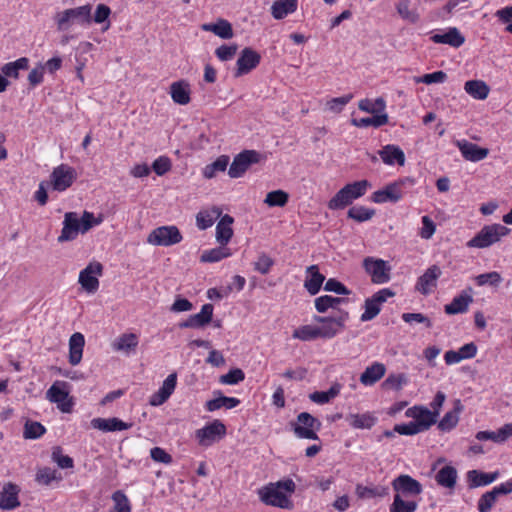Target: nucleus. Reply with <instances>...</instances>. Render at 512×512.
Segmentation results:
<instances>
[{
    "label": "nucleus",
    "instance_id": "nucleus-43",
    "mask_svg": "<svg viewBox=\"0 0 512 512\" xmlns=\"http://www.w3.org/2000/svg\"><path fill=\"white\" fill-rule=\"evenodd\" d=\"M240 404V400L236 397H227L219 393V396L208 400L205 404V408L209 412L219 410L221 408L233 409Z\"/></svg>",
    "mask_w": 512,
    "mask_h": 512
},
{
    "label": "nucleus",
    "instance_id": "nucleus-28",
    "mask_svg": "<svg viewBox=\"0 0 512 512\" xmlns=\"http://www.w3.org/2000/svg\"><path fill=\"white\" fill-rule=\"evenodd\" d=\"M386 374V366L381 362H373L360 375V383L366 387L373 386Z\"/></svg>",
    "mask_w": 512,
    "mask_h": 512
},
{
    "label": "nucleus",
    "instance_id": "nucleus-10",
    "mask_svg": "<svg viewBox=\"0 0 512 512\" xmlns=\"http://www.w3.org/2000/svg\"><path fill=\"white\" fill-rule=\"evenodd\" d=\"M363 268L374 284H385L390 281L391 267L383 259L366 257L363 260Z\"/></svg>",
    "mask_w": 512,
    "mask_h": 512
},
{
    "label": "nucleus",
    "instance_id": "nucleus-64",
    "mask_svg": "<svg viewBox=\"0 0 512 512\" xmlns=\"http://www.w3.org/2000/svg\"><path fill=\"white\" fill-rule=\"evenodd\" d=\"M498 497L492 490L485 492L477 502L479 512H490L495 505Z\"/></svg>",
    "mask_w": 512,
    "mask_h": 512
},
{
    "label": "nucleus",
    "instance_id": "nucleus-5",
    "mask_svg": "<svg viewBox=\"0 0 512 512\" xmlns=\"http://www.w3.org/2000/svg\"><path fill=\"white\" fill-rule=\"evenodd\" d=\"M349 317L348 311L339 310L334 316H314L313 320L319 329L321 339H332L345 329Z\"/></svg>",
    "mask_w": 512,
    "mask_h": 512
},
{
    "label": "nucleus",
    "instance_id": "nucleus-51",
    "mask_svg": "<svg viewBox=\"0 0 512 512\" xmlns=\"http://www.w3.org/2000/svg\"><path fill=\"white\" fill-rule=\"evenodd\" d=\"M358 108L366 113L370 114H381L385 113L386 102L382 97H379L375 100H370L368 98L361 99L358 102Z\"/></svg>",
    "mask_w": 512,
    "mask_h": 512
},
{
    "label": "nucleus",
    "instance_id": "nucleus-9",
    "mask_svg": "<svg viewBox=\"0 0 512 512\" xmlns=\"http://www.w3.org/2000/svg\"><path fill=\"white\" fill-rule=\"evenodd\" d=\"M76 179L77 172L73 167L60 164L51 172L48 186L54 191L64 192L72 186Z\"/></svg>",
    "mask_w": 512,
    "mask_h": 512
},
{
    "label": "nucleus",
    "instance_id": "nucleus-25",
    "mask_svg": "<svg viewBox=\"0 0 512 512\" xmlns=\"http://www.w3.org/2000/svg\"><path fill=\"white\" fill-rule=\"evenodd\" d=\"M456 146L461 152L463 158L471 162H479L485 159L489 154V150L487 148H482L467 140L457 141Z\"/></svg>",
    "mask_w": 512,
    "mask_h": 512
},
{
    "label": "nucleus",
    "instance_id": "nucleus-39",
    "mask_svg": "<svg viewBox=\"0 0 512 512\" xmlns=\"http://www.w3.org/2000/svg\"><path fill=\"white\" fill-rule=\"evenodd\" d=\"M298 7V0H276L271 6V14L276 20H281L294 13Z\"/></svg>",
    "mask_w": 512,
    "mask_h": 512
},
{
    "label": "nucleus",
    "instance_id": "nucleus-42",
    "mask_svg": "<svg viewBox=\"0 0 512 512\" xmlns=\"http://www.w3.org/2000/svg\"><path fill=\"white\" fill-rule=\"evenodd\" d=\"M29 59L27 57L18 58L15 61L8 62L1 67V73L7 78L17 79L20 70H27L29 68Z\"/></svg>",
    "mask_w": 512,
    "mask_h": 512
},
{
    "label": "nucleus",
    "instance_id": "nucleus-11",
    "mask_svg": "<svg viewBox=\"0 0 512 512\" xmlns=\"http://www.w3.org/2000/svg\"><path fill=\"white\" fill-rule=\"evenodd\" d=\"M395 296V292L390 288H383L367 298L364 302V312L360 316L362 322L374 319L381 311L382 305Z\"/></svg>",
    "mask_w": 512,
    "mask_h": 512
},
{
    "label": "nucleus",
    "instance_id": "nucleus-29",
    "mask_svg": "<svg viewBox=\"0 0 512 512\" xmlns=\"http://www.w3.org/2000/svg\"><path fill=\"white\" fill-rule=\"evenodd\" d=\"M169 94L174 103L187 105L191 101V86L186 80L171 83Z\"/></svg>",
    "mask_w": 512,
    "mask_h": 512
},
{
    "label": "nucleus",
    "instance_id": "nucleus-4",
    "mask_svg": "<svg viewBox=\"0 0 512 512\" xmlns=\"http://www.w3.org/2000/svg\"><path fill=\"white\" fill-rule=\"evenodd\" d=\"M510 233V229L501 224L485 225L481 230L471 238L467 243L469 248H488L499 242L503 237Z\"/></svg>",
    "mask_w": 512,
    "mask_h": 512
},
{
    "label": "nucleus",
    "instance_id": "nucleus-2",
    "mask_svg": "<svg viewBox=\"0 0 512 512\" xmlns=\"http://www.w3.org/2000/svg\"><path fill=\"white\" fill-rule=\"evenodd\" d=\"M372 187L368 180H360L348 183L343 186L329 201L328 208L330 210H341L356 199H359Z\"/></svg>",
    "mask_w": 512,
    "mask_h": 512
},
{
    "label": "nucleus",
    "instance_id": "nucleus-30",
    "mask_svg": "<svg viewBox=\"0 0 512 512\" xmlns=\"http://www.w3.org/2000/svg\"><path fill=\"white\" fill-rule=\"evenodd\" d=\"M431 40L436 44H447L453 48H458L464 44L465 37L456 27H450L443 33L433 34Z\"/></svg>",
    "mask_w": 512,
    "mask_h": 512
},
{
    "label": "nucleus",
    "instance_id": "nucleus-34",
    "mask_svg": "<svg viewBox=\"0 0 512 512\" xmlns=\"http://www.w3.org/2000/svg\"><path fill=\"white\" fill-rule=\"evenodd\" d=\"M85 338L82 333L76 332L69 339V363L78 365L82 360Z\"/></svg>",
    "mask_w": 512,
    "mask_h": 512
},
{
    "label": "nucleus",
    "instance_id": "nucleus-49",
    "mask_svg": "<svg viewBox=\"0 0 512 512\" xmlns=\"http://www.w3.org/2000/svg\"><path fill=\"white\" fill-rule=\"evenodd\" d=\"M292 337L304 342L321 339L319 329L316 324L302 325L293 331Z\"/></svg>",
    "mask_w": 512,
    "mask_h": 512
},
{
    "label": "nucleus",
    "instance_id": "nucleus-16",
    "mask_svg": "<svg viewBox=\"0 0 512 512\" xmlns=\"http://www.w3.org/2000/svg\"><path fill=\"white\" fill-rule=\"evenodd\" d=\"M392 487L395 495L405 498L418 496L423 490L421 483L407 474H401L396 477L392 481Z\"/></svg>",
    "mask_w": 512,
    "mask_h": 512
},
{
    "label": "nucleus",
    "instance_id": "nucleus-53",
    "mask_svg": "<svg viewBox=\"0 0 512 512\" xmlns=\"http://www.w3.org/2000/svg\"><path fill=\"white\" fill-rule=\"evenodd\" d=\"M111 9L108 5L106 4H98L96 6V10L94 12V15L92 17V22L96 23V24H101L103 25L102 26V31H107L110 26H111V23H110V20H109V17L111 15Z\"/></svg>",
    "mask_w": 512,
    "mask_h": 512
},
{
    "label": "nucleus",
    "instance_id": "nucleus-37",
    "mask_svg": "<svg viewBox=\"0 0 512 512\" xmlns=\"http://www.w3.org/2000/svg\"><path fill=\"white\" fill-rule=\"evenodd\" d=\"M346 420L354 429H371L377 423L378 418L373 412H365L349 414Z\"/></svg>",
    "mask_w": 512,
    "mask_h": 512
},
{
    "label": "nucleus",
    "instance_id": "nucleus-61",
    "mask_svg": "<svg viewBox=\"0 0 512 512\" xmlns=\"http://www.w3.org/2000/svg\"><path fill=\"white\" fill-rule=\"evenodd\" d=\"M46 432L45 427L36 421H27L24 426L23 436L25 439L40 438Z\"/></svg>",
    "mask_w": 512,
    "mask_h": 512
},
{
    "label": "nucleus",
    "instance_id": "nucleus-36",
    "mask_svg": "<svg viewBox=\"0 0 512 512\" xmlns=\"http://www.w3.org/2000/svg\"><path fill=\"white\" fill-rule=\"evenodd\" d=\"M221 214L222 210L216 206L199 211L196 215V225L198 229L206 230L210 228L215 221L221 217Z\"/></svg>",
    "mask_w": 512,
    "mask_h": 512
},
{
    "label": "nucleus",
    "instance_id": "nucleus-44",
    "mask_svg": "<svg viewBox=\"0 0 512 512\" xmlns=\"http://www.w3.org/2000/svg\"><path fill=\"white\" fill-rule=\"evenodd\" d=\"M435 480L437 484L442 487L454 489L457 480V471L454 467L446 465L437 472Z\"/></svg>",
    "mask_w": 512,
    "mask_h": 512
},
{
    "label": "nucleus",
    "instance_id": "nucleus-7",
    "mask_svg": "<svg viewBox=\"0 0 512 512\" xmlns=\"http://www.w3.org/2000/svg\"><path fill=\"white\" fill-rule=\"evenodd\" d=\"M70 386L65 381H55L46 392V398L56 404L62 413H71L75 405L70 394Z\"/></svg>",
    "mask_w": 512,
    "mask_h": 512
},
{
    "label": "nucleus",
    "instance_id": "nucleus-26",
    "mask_svg": "<svg viewBox=\"0 0 512 512\" xmlns=\"http://www.w3.org/2000/svg\"><path fill=\"white\" fill-rule=\"evenodd\" d=\"M472 302V289L468 288L455 296L449 304L445 305L444 311L448 315L465 313Z\"/></svg>",
    "mask_w": 512,
    "mask_h": 512
},
{
    "label": "nucleus",
    "instance_id": "nucleus-50",
    "mask_svg": "<svg viewBox=\"0 0 512 512\" xmlns=\"http://www.w3.org/2000/svg\"><path fill=\"white\" fill-rule=\"evenodd\" d=\"M388 115L387 113L381 114H373L372 117H365L360 119H352L351 124L355 127L364 128V127H381L388 123Z\"/></svg>",
    "mask_w": 512,
    "mask_h": 512
},
{
    "label": "nucleus",
    "instance_id": "nucleus-58",
    "mask_svg": "<svg viewBox=\"0 0 512 512\" xmlns=\"http://www.w3.org/2000/svg\"><path fill=\"white\" fill-rule=\"evenodd\" d=\"M407 377L403 373L390 374L382 383V388L385 390L399 391L404 385L407 384Z\"/></svg>",
    "mask_w": 512,
    "mask_h": 512
},
{
    "label": "nucleus",
    "instance_id": "nucleus-48",
    "mask_svg": "<svg viewBox=\"0 0 512 512\" xmlns=\"http://www.w3.org/2000/svg\"><path fill=\"white\" fill-rule=\"evenodd\" d=\"M229 164V156L221 155L211 164L206 165L202 174L206 179L214 178L219 172H224Z\"/></svg>",
    "mask_w": 512,
    "mask_h": 512
},
{
    "label": "nucleus",
    "instance_id": "nucleus-22",
    "mask_svg": "<svg viewBox=\"0 0 512 512\" xmlns=\"http://www.w3.org/2000/svg\"><path fill=\"white\" fill-rule=\"evenodd\" d=\"M176 384V374L172 373L168 375L166 379L163 381L161 387L150 396L149 404L151 406L157 407L165 403L174 392Z\"/></svg>",
    "mask_w": 512,
    "mask_h": 512
},
{
    "label": "nucleus",
    "instance_id": "nucleus-59",
    "mask_svg": "<svg viewBox=\"0 0 512 512\" xmlns=\"http://www.w3.org/2000/svg\"><path fill=\"white\" fill-rule=\"evenodd\" d=\"M375 214L374 209L364 206H354L348 210L347 216L357 222H365L370 220Z\"/></svg>",
    "mask_w": 512,
    "mask_h": 512
},
{
    "label": "nucleus",
    "instance_id": "nucleus-60",
    "mask_svg": "<svg viewBox=\"0 0 512 512\" xmlns=\"http://www.w3.org/2000/svg\"><path fill=\"white\" fill-rule=\"evenodd\" d=\"M396 9L401 18L406 21L416 23L419 19L417 11L410 9V0H400Z\"/></svg>",
    "mask_w": 512,
    "mask_h": 512
},
{
    "label": "nucleus",
    "instance_id": "nucleus-32",
    "mask_svg": "<svg viewBox=\"0 0 512 512\" xmlns=\"http://www.w3.org/2000/svg\"><path fill=\"white\" fill-rule=\"evenodd\" d=\"M138 343L139 339L136 334L124 333L113 341L112 348L114 351L129 355L135 351Z\"/></svg>",
    "mask_w": 512,
    "mask_h": 512
},
{
    "label": "nucleus",
    "instance_id": "nucleus-23",
    "mask_svg": "<svg viewBox=\"0 0 512 512\" xmlns=\"http://www.w3.org/2000/svg\"><path fill=\"white\" fill-rule=\"evenodd\" d=\"M20 488L18 485L8 482L4 484L0 491V509L14 510L20 506L19 501Z\"/></svg>",
    "mask_w": 512,
    "mask_h": 512
},
{
    "label": "nucleus",
    "instance_id": "nucleus-52",
    "mask_svg": "<svg viewBox=\"0 0 512 512\" xmlns=\"http://www.w3.org/2000/svg\"><path fill=\"white\" fill-rule=\"evenodd\" d=\"M346 301L343 298L322 295L314 300L315 308L319 313H325L329 309H335Z\"/></svg>",
    "mask_w": 512,
    "mask_h": 512
},
{
    "label": "nucleus",
    "instance_id": "nucleus-41",
    "mask_svg": "<svg viewBox=\"0 0 512 512\" xmlns=\"http://www.w3.org/2000/svg\"><path fill=\"white\" fill-rule=\"evenodd\" d=\"M464 91L476 100H485L490 92V87L483 80H468L464 84Z\"/></svg>",
    "mask_w": 512,
    "mask_h": 512
},
{
    "label": "nucleus",
    "instance_id": "nucleus-14",
    "mask_svg": "<svg viewBox=\"0 0 512 512\" xmlns=\"http://www.w3.org/2000/svg\"><path fill=\"white\" fill-rule=\"evenodd\" d=\"M103 273V266L100 262H90L80 271L78 282L81 287L89 294L95 293L99 288V277Z\"/></svg>",
    "mask_w": 512,
    "mask_h": 512
},
{
    "label": "nucleus",
    "instance_id": "nucleus-57",
    "mask_svg": "<svg viewBox=\"0 0 512 512\" xmlns=\"http://www.w3.org/2000/svg\"><path fill=\"white\" fill-rule=\"evenodd\" d=\"M502 280L503 279L501 274L497 271L479 274L474 277L476 285L480 287L486 285L497 287L502 282Z\"/></svg>",
    "mask_w": 512,
    "mask_h": 512
},
{
    "label": "nucleus",
    "instance_id": "nucleus-62",
    "mask_svg": "<svg viewBox=\"0 0 512 512\" xmlns=\"http://www.w3.org/2000/svg\"><path fill=\"white\" fill-rule=\"evenodd\" d=\"M352 98V94H346L341 97L331 98L326 102L325 107L330 112L340 113L342 112L344 107L352 100Z\"/></svg>",
    "mask_w": 512,
    "mask_h": 512
},
{
    "label": "nucleus",
    "instance_id": "nucleus-27",
    "mask_svg": "<svg viewBox=\"0 0 512 512\" xmlns=\"http://www.w3.org/2000/svg\"><path fill=\"white\" fill-rule=\"evenodd\" d=\"M378 155L382 162L388 166H404L406 157L404 151L397 145L387 144L383 146L379 151Z\"/></svg>",
    "mask_w": 512,
    "mask_h": 512
},
{
    "label": "nucleus",
    "instance_id": "nucleus-19",
    "mask_svg": "<svg viewBox=\"0 0 512 512\" xmlns=\"http://www.w3.org/2000/svg\"><path fill=\"white\" fill-rule=\"evenodd\" d=\"M93 429L99 430L104 433L125 431L132 428L133 423L125 422L117 417L111 418H93L90 422Z\"/></svg>",
    "mask_w": 512,
    "mask_h": 512
},
{
    "label": "nucleus",
    "instance_id": "nucleus-63",
    "mask_svg": "<svg viewBox=\"0 0 512 512\" xmlns=\"http://www.w3.org/2000/svg\"><path fill=\"white\" fill-rule=\"evenodd\" d=\"M115 512H131V504L126 494L117 490L112 494Z\"/></svg>",
    "mask_w": 512,
    "mask_h": 512
},
{
    "label": "nucleus",
    "instance_id": "nucleus-13",
    "mask_svg": "<svg viewBox=\"0 0 512 512\" xmlns=\"http://www.w3.org/2000/svg\"><path fill=\"white\" fill-rule=\"evenodd\" d=\"M226 435V426L220 420H213L204 427L196 430L195 437L198 444L209 447L220 441Z\"/></svg>",
    "mask_w": 512,
    "mask_h": 512
},
{
    "label": "nucleus",
    "instance_id": "nucleus-1",
    "mask_svg": "<svg viewBox=\"0 0 512 512\" xmlns=\"http://www.w3.org/2000/svg\"><path fill=\"white\" fill-rule=\"evenodd\" d=\"M295 487L292 479L280 480L260 488L258 496L266 505L289 508L291 506L289 496L295 491Z\"/></svg>",
    "mask_w": 512,
    "mask_h": 512
},
{
    "label": "nucleus",
    "instance_id": "nucleus-15",
    "mask_svg": "<svg viewBox=\"0 0 512 512\" xmlns=\"http://www.w3.org/2000/svg\"><path fill=\"white\" fill-rule=\"evenodd\" d=\"M260 161V154L255 150H245L236 155L231 163L228 174L231 178H239L244 175L250 165Z\"/></svg>",
    "mask_w": 512,
    "mask_h": 512
},
{
    "label": "nucleus",
    "instance_id": "nucleus-6",
    "mask_svg": "<svg viewBox=\"0 0 512 512\" xmlns=\"http://www.w3.org/2000/svg\"><path fill=\"white\" fill-rule=\"evenodd\" d=\"M415 184V180L412 177H403L392 183H389L384 188L379 189L371 195V200L374 203H396L403 197V188L412 187Z\"/></svg>",
    "mask_w": 512,
    "mask_h": 512
},
{
    "label": "nucleus",
    "instance_id": "nucleus-46",
    "mask_svg": "<svg viewBox=\"0 0 512 512\" xmlns=\"http://www.w3.org/2000/svg\"><path fill=\"white\" fill-rule=\"evenodd\" d=\"M342 389V385L340 383H334L327 391H316L309 395V398L312 402L323 405L330 402L332 399L336 398Z\"/></svg>",
    "mask_w": 512,
    "mask_h": 512
},
{
    "label": "nucleus",
    "instance_id": "nucleus-12",
    "mask_svg": "<svg viewBox=\"0 0 512 512\" xmlns=\"http://www.w3.org/2000/svg\"><path fill=\"white\" fill-rule=\"evenodd\" d=\"M321 427V422L308 412H302L297 416L293 431L298 438L318 440L317 431Z\"/></svg>",
    "mask_w": 512,
    "mask_h": 512
},
{
    "label": "nucleus",
    "instance_id": "nucleus-21",
    "mask_svg": "<svg viewBox=\"0 0 512 512\" xmlns=\"http://www.w3.org/2000/svg\"><path fill=\"white\" fill-rule=\"evenodd\" d=\"M406 416L413 418L414 422L422 432L428 430L437 422V418L428 408L414 406L406 411Z\"/></svg>",
    "mask_w": 512,
    "mask_h": 512
},
{
    "label": "nucleus",
    "instance_id": "nucleus-33",
    "mask_svg": "<svg viewBox=\"0 0 512 512\" xmlns=\"http://www.w3.org/2000/svg\"><path fill=\"white\" fill-rule=\"evenodd\" d=\"M307 278L304 281V287L311 295H316L325 281L324 275L319 272L317 265H311L306 269Z\"/></svg>",
    "mask_w": 512,
    "mask_h": 512
},
{
    "label": "nucleus",
    "instance_id": "nucleus-35",
    "mask_svg": "<svg viewBox=\"0 0 512 512\" xmlns=\"http://www.w3.org/2000/svg\"><path fill=\"white\" fill-rule=\"evenodd\" d=\"M499 477V473L492 472L486 473L478 470H470L467 472V481L470 488H477L487 486Z\"/></svg>",
    "mask_w": 512,
    "mask_h": 512
},
{
    "label": "nucleus",
    "instance_id": "nucleus-18",
    "mask_svg": "<svg viewBox=\"0 0 512 512\" xmlns=\"http://www.w3.org/2000/svg\"><path fill=\"white\" fill-rule=\"evenodd\" d=\"M442 271L438 265H432L417 279L415 289L422 295H429L437 286Z\"/></svg>",
    "mask_w": 512,
    "mask_h": 512
},
{
    "label": "nucleus",
    "instance_id": "nucleus-45",
    "mask_svg": "<svg viewBox=\"0 0 512 512\" xmlns=\"http://www.w3.org/2000/svg\"><path fill=\"white\" fill-rule=\"evenodd\" d=\"M232 255V251L227 246H219L202 252L200 262L216 263Z\"/></svg>",
    "mask_w": 512,
    "mask_h": 512
},
{
    "label": "nucleus",
    "instance_id": "nucleus-55",
    "mask_svg": "<svg viewBox=\"0 0 512 512\" xmlns=\"http://www.w3.org/2000/svg\"><path fill=\"white\" fill-rule=\"evenodd\" d=\"M61 476L57 473V471L50 467H42L37 469L35 475V481L41 485L48 486L53 481H60Z\"/></svg>",
    "mask_w": 512,
    "mask_h": 512
},
{
    "label": "nucleus",
    "instance_id": "nucleus-56",
    "mask_svg": "<svg viewBox=\"0 0 512 512\" xmlns=\"http://www.w3.org/2000/svg\"><path fill=\"white\" fill-rule=\"evenodd\" d=\"M289 200V195L283 190H274L267 193L264 203L269 207H284Z\"/></svg>",
    "mask_w": 512,
    "mask_h": 512
},
{
    "label": "nucleus",
    "instance_id": "nucleus-20",
    "mask_svg": "<svg viewBox=\"0 0 512 512\" xmlns=\"http://www.w3.org/2000/svg\"><path fill=\"white\" fill-rule=\"evenodd\" d=\"M214 307L212 304H204L199 313L190 315L185 321L179 323L180 328L199 329L212 321Z\"/></svg>",
    "mask_w": 512,
    "mask_h": 512
},
{
    "label": "nucleus",
    "instance_id": "nucleus-38",
    "mask_svg": "<svg viewBox=\"0 0 512 512\" xmlns=\"http://www.w3.org/2000/svg\"><path fill=\"white\" fill-rule=\"evenodd\" d=\"M201 29L212 32L222 39H231L234 35L232 25L225 19H218L215 23H205Z\"/></svg>",
    "mask_w": 512,
    "mask_h": 512
},
{
    "label": "nucleus",
    "instance_id": "nucleus-24",
    "mask_svg": "<svg viewBox=\"0 0 512 512\" xmlns=\"http://www.w3.org/2000/svg\"><path fill=\"white\" fill-rule=\"evenodd\" d=\"M78 233H81L80 221L76 213L68 212L64 216L61 234L58 236V242L63 243L74 240Z\"/></svg>",
    "mask_w": 512,
    "mask_h": 512
},
{
    "label": "nucleus",
    "instance_id": "nucleus-47",
    "mask_svg": "<svg viewBox=\"0 0 512 512\" xmlns=\"http://www.w3.org/2000/svg\"><path fill=\"white\" fill-rule=\"evenodd\" d=\"M462 410V405L458 400L455 403V408L448 411L438 423V428L443 432L451 431L459 422V414Z\"/></svg>",
    "mask_w": 512,
    "mask_h": 512
},
{
    "label": "nucleus",
    "instance_id": "nucleus-17",
    "mask_svg": "<svg viewBox=\"0 0 512 512\" xmlns=\"http://www.w3.org/2000/svg\"><path fill=\"white\" fill-rule=\"evenodd\" d=\"M261 60L260 54L252 48H244L236 62L235 77H240L250 73L255 69Z\"/></svg>",
    "mask_w": 512,
    "mask_h": 512
},
{
    "label": "nucleus",
    "instance_id": "nucleus-8",
    "mask_svg": "<svg viewBox=\"0 0 512 512\" xmlns=\"http://www.w3.org/2000/svg\"><path fill=\"white\" fill-rule=\"evenodd\" d=\"M182 239L183 236L177 226L167 225L153 229L147 237V243L168 247L180 243Z\"/></svg>",
    "mask_w": 512,
    "mask_h": 512
},
{
    "label": "nucleus",
    "instance_id": "nucleus-54",
    "mask_svg": "<svg viewBox=\"0 0 512 512\" xmlns=\"http://www.w3.org/2000/svg\"><path fill=\"white\" fill-rule=\"evenodd\" d=\"M404 498L395 495L389 507V512H415L418 508V503L414 500H405Z\"/></svg>",
    "mask_w": 512,
    "mask_h": 512
},
{
    "label": "nucleus",
    "instance_id": "nucleus-31",
    "mask_svg": "<svg viewBox=\"0 0 512 512\" xmlns=\"http://www.w3.org/2000/svg\"><path fill=\"white\" fill-rule=\"evenodd\" d=\"M234 222L233 217L226 214L222 216L216 225V241L221 246H226L233 237L232 224Z\"/></svg>",
    "mask_w": 512,
    "mask_h": 512
},
{
    "label": "nucleus",
    "instance_id": "nucleus-3",
    "mask_svg": "<svg viewBox=\"0 0 512 512\" xmlns=\"http://www.w3.org/2000/svg\"><path fill=\"white\" fill-rule=\"evenodd\" d=\"M92 6L90 4L65 9L56 13L54 21L59 31H67L74 24L90 25L92 23Z\"/></svg>",
    "mask_w": 512,
    "mask_h": 512
},
{
    "label": "nucleus",
    "instance_id": "nucleus-40",
    "mask_svg": "<svg viewBox=\"0 0 512 512\" xmlns=\"http://www.w3.org/2000/svg\"><path fill=\"white\" fill-rule=\"evenodd\" d=\"M355 493L360 499L383 498L389 494V488L382 485L364 486L358 484Z\"/></svg>",
    "mask_w": 512,
    "mask_h": 512
}]
</instances>
